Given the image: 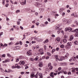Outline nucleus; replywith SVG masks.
Instances as JSON below:
<instances>
[{
	"label": "nucleus",
	"instance_id": "obj_1",
	"mask_svg": "<svg viewBox=\"0 0 78 78\" xmlns=\"http://www.w3.org/2000/svg\"><path fill=\"white\" fill-rule=\"evenodd\" d=\"M48 68L47 69V71L48 72H50V70H52L53 69V66H51V63H49L48 65Z\"/></svg>",
	"mask_w": 78,
	"mask_h": 78
},
{
	"label": "nucleus",
	"instance_id": "obj_6",
	"mask_svg": "<svg viewBox=\"0 0 78 78\" xmlns=\"http://www.w3.org/2000/svg\"><path fill=\"white\" fill-rule=\"evenodd\" d=\"M68 20L67 19L64 18L63 19L62 21L63 23H66V24H67Z\"/></svg>",
	"mask_w": 78,
	"mask_h": 78
},
{
	"label": "nucleus",
	"instance_id": "obj_42",
	"mask_svg": "<svg viewBox=\"0 0 78 78\" xmlns=\"http://www.w3.org/2000/svg\"><path fill=\"white\" fill-rule=\"evenodd\" d=\"M63 73L65 74H67V72H66V71H63Z\"/></svg>",
	"mask_w": 78,
	"mask_h": 78
},
{
	"label": "nucleus",
	"instance_id": "obj_36",
	"mask_svg": "<svg viewBox=\"0 0 78 78\" xmlns=\"http://www.w3.org/2000/svg\"><path fill=\"white\" fill-rule=\"evenodd\" d=\"M30 60L31 61H34V59L33 58H30Z\"/></svg>",
	"mask_w": 78,
	"mask_h": 78
},
{
	"label": "nucleus",
	"instance_id": "obj_9",
	"mask_svg": "<svg viewBox=\"0 0 78 78\" xmlns=\"http://www.w3.org/2000/svg\"><path fill=\"white\" fill-rule=\"evenodd\" d=\"M42 65H43V64L42 63V62H41L39 64V67H42V66H43Z\"/></svg>",
	"mask_w": 78,
	"mask_h": 78
},
{
	"label": "nucleus",
	"instance_id": "obj_19",
	"mask_svg": "<svg viewBox=\"0 0 78 78\" xmlns=\"http://www.w3.org/2000/svg\"><path fill=\"white\" fill-rule=\"evenodd\" d=\"M16 65H17V64H16L15 66H13L11 67L12 69H16Z\"/></svg>",
	"mask_w": 78,
	"mask_h": 78
},
{
	"label": "nucleus",
	"instance_id": "obj_41",
	"mask_svg": "<svg viewBox=\"0 0 78 78\" xmlns=\"http://www.w3.org/2000/svg\"><path fill=\"white\" fill-rule=\"evenodd\" d=\"M74 43L75 44V45H78V43L76 41H75L74 42Z\"/></svg>",
	"mask_w": 78,
	"mask_h": 78
},
{
	"label": "nucleus",
	"instance_id": "obj_54",
	"mask_svg": "<svg viewBox=\"0 0 78 78\" xmlns=\"http://www.w3.org/2000/svg\"><path fill=\"white\" fill-rule=\"evenodd\" d=\"M44 51L41 52L40 53V54L41 55H43L44 54Z\"/></svg>",
	"mask_w": 78,
	"mask_h": 78
},
{
	"label": "nucleus",
	"instance_id": "obj_17",
	"mask_svg": "<svg viewBox=\"0 0 78 78\" xmlns=\"http://www.w3.org/2000/svg\"><path fill=\"white\" fill-rule=\"evenodd\" d=\"M75 36L76 37H78V32H75Z\"/></svg>",
	"mask_w": 78,
	"mask_h": 78
},
{
	"label": "nucleus",
	"instance_id": "obj_33",
	"mask_svg": "<svg viewBox=\"0 0 78 78\" xmlns=\"http://www.w3.org/2000/svg\"><path fill=\"white\" fill-rule=\"evenodd\" d=\"M19 59H23V57H22V56H20L19 57Z\"/></svg>",
	"mask_w": 78,
	"mask_h": 78
},
{
	"label": "nucleus",
	"instance_id": "obj_4",
	"mask_svg": "<svg viewBox=\"0 0 78 78\" xmlns=\"http://www.w3.org/2000/svg\"><path fill=\"white\" fill-rule=\"evenodd\" d=\"M72 22V20H68L67 21V25H69L70 23H71Z\"/></svg>",
	"mask_w": 78,
	"mask_h": 78
},
{
	"label": "nucleus",
	"instance_id": "obj_12",
	"mask_svg": "<svg viewBox=\"0 0 78 78\" xmlns=\"http://www.w3.org/2000/svg\"><path fill=\"white\" fill-rule=\"evenodd\" d=\"M61 14H62V17H64L66 14V13L65 12H62V13H61Z\"/></svg>",
	"mask_w": 78,
	"mask_h": 78
},
{
	"label": "nucleus",
	"instance_id": "obj_11",
	"mask_svg": "<svg viewBox=\"0 0 78 78\" xmlns=\"http://www.w3.org/2000/svg\"><path fill=\"white\" fill-rule=\"evenodd\" d=\"M27 55H28V56H31V55H32L31 53L30 52V51H27Z\"/></svg>",
	"mask_w": 78,
	"mask_h": 78
},
{
	"label": "nucleus",
	"instance_id": "obj_63",
	"mask_svg": "<svg viewBox=\"0 0 78 78\" xmlns=\"http://www.w3.org/2000/svg\"><path fill=\"white\" fill-rule=\"evenodd\" d=\"M59 48H56V51H58L59 50Z\"/></svg>",
	"mask_w": 78,
	"mask_h": 78
},
{
	"label": "nucleus",
	"instance_id": "obj_31",
	"mask_svg": "<svg viewBox=\"0 0 78 78\" xmlns=\"http://www.w3.org/2000/svg\"><path fill=\"white\" fill-rule=\"evenodd\" d=\"M61 30H62V28L60 29L59 30H58V31H57V33H58V34H59V33H61V31H60Z\"/></svg>",
	"mask_w": 78,
	"mask_h": 78
},
{
	"label": "nucleus",
	"instance_id": "obj_15",
	"mask_svg": "<svg viewBox=\"0 0 78 78\" xmlns=\"http://www.w3.org/2000/svg\"><path fill=\"white\" fill-rule=\"evenodd\" d=\"M56 40L58 42H59L60 41V38L58 37L56 38Z\"/></svg>",
	"mask_w": 78,
	"mask_h": 78
},
{
	"label": "nucleus",
	"instance_id": "obj_8",
	"mask_svg": "<svg viewBox=\"0 0 78 78\" xmlns=\"http://www.w3.org/2000/svg\"><path fill=\"white\" fill-rule=\"evenodd\" d=\"M73 39V35H71L70 36V38L69 39V41H71Z\"/></svg>",
	"mask_w": 78,
	"mask_h": 78
},
{
	"label": "nucleus",
	"instance_id": "obj_38",
	"mask_svg": "<svg viewBox=\"0 0 78 78\" xmlns=\"http://www.w3.org/2000/svg\"><path fill=\"white\" fill-rule=\"evenodd\" d=\"M39 3H36L35 4V6H37V7H38V6H39Z\"/></svg>",
	"mask_w": 78,
	"mask_h": 78
},
{
	"label": "nucleus",
	"instance_id": "obj_24",
	"mask_svg": "<svg viewBox=\"0 0 78 78\" xmlns=\"http://www.w3.org/2000/svg\"><path fill=\"white\" fill-rule=\"evenodd\" d=\"M15 50H19V47L18 46H16L15 47Z\"/></svg>",
	"mask_w": 78,
	"mask_h": 78
},
{
	"label": "nucleus",
	"instance_id": "obj_57",
	"mask_svg": "<svg viewBox=\"0 0 78 78\" xmlns=\"http://www.w3.org/2000/svg\"><path fill=\"white\" fill-rule=\"evenodd\" d=\"M60 33H64V31L62 30H60Z\"/></svg>",
	"mask_w": 78,
	"mask_h": 78
},
{
	"label": "nucleus",
	"instance_id": "obj_3",
	"mask_svg": "<svg viewBox=\"0 0 78 78\" xmlns=\"http://www.w3.org/2000/svg\"><path fill=\"white\" fill-rule=\"evenodd\" d=\"M65 9L64 8H61L59 10V12L60 13H62L63 12V11H64Z\"/></svg>",
	"mask_w": 78,
	"mask_h": 78
},
{
	"label": "nucleus",
	"instance_id": "obj_60",
	"mask_svg": "<svg viewBox=\"0 0 78 78\" xmlns=\"http://www.w3.org/2000/svg\"><path fill=\"white\" fill-rule=\"evenodd\" d=\"M19 58H16V62H18V61H19Z\"/></svg>",
	"mask_w": 78,
	"mask_h": 78
},
{
	"label": "nucleus",
	"instance_id": "obj_47",
	"mask_svg": "<svg viewBox=\"0 0 78 78\" xmlns=\"http://www.w3.org/2000/svg\"><path fill=\"white\" fill-rule=\"evenodd\" d=\"M36 24L37 25V26H38L39 25V23L37 22L36 23Z\"/></svg>",
	"mask_w": 78,
	"mask_h": 78
},
{
	"label": "nucleus",
	"instance_id": "obj_61",
	"mask_svg": "<svg viewBox=\"0 0 78 78\" xmlns=\"http://www.w3.org/2000/svg\"><path fill=\"white\" fill-rule=\"evenodd\" d=\"M20 28L21 30H23V27H22V26H20Z\"/></svg>",
	"mask_w": 78,
	"mask_h": 78
},
{
	"label": "nucleus",
	"instance_id": "obj_35",
	"mask_svg": "<svg viewBox=\"0 0 78 78\" xmlns=\"http://www.w3.org/2000/svg\"><path fill=\"white\" fill-rule=\"evenodd\" d=\"M17 25H20V21H18L17 22Z\"/></svg>",
	"mask_w": 78,
	"mask_h": 78
},
{
	"label": "nucleus",
	"instance_id": "obj_64",
	"mask_svg": "<svg viewBox=\"0 0 78 78\" xmlns=\"http://www.w3.org/2000/svg\"><path fill=\"white\" fill-rule=\"evenodd\" d=\"M49 58V56H47V57H46V59H48Z\"/></svg>",
	"mask_w": 78,
	"mask_h": 78
},
{
	"label": "nucleus",
	"instance_id": "obj_55",
	"mask_svg": "<svg viewBox=\"0 0 78 78\" xmlns=\"http://www.w3.org/2000/svg\"><path fill=\"white\" fill-rule=\"evenodd\" d=\"M16 30H19V27H17L16 28Z\"/></svg>",
	"mask_w": 78,
	"mask_h": 78
},
{
	"label": "nucleus",
	"instance_id": "obj_59",
	"mask_svg": "<svg viewBox=\"0 0 78 78\" xmlns=\"http://www.w3.org/2000/svg\"><path fill=\"white\" fill-rule=\"evenodd\" d=\"M65 48H69V46H68V45H66Z\"/></svg>",
	"mask_w": 78,
	"mask_h": 78
},
{
	"label": "nucleus",
	"instance_id": "obj_39",
	"mask_svg": "<svg viewBox=\"0 0 78 78\" xmlns=\"http://www.w3.org/2000/svg\"><path fill=\"white\" fill-rule=\"evenodd\" d=\"M72 72H75V68H72Z\"/></svg>",
	"mask_w": 78,
	"mask_h": 78
},
{
	"label": "nucleus",
	"instance_id": "obj_20",
	"mask_svg": "<svg viewBox=\"0 0 78 78\" xmlns=\"http://www.w3.org/2000/svg\"><path fill=\"white\" fill-rule=\"evenodd\" d=\"M67 45L69 46H71L72 45V43L70 42H69L67 43Z\"/></svg>",
	"mask_w": 78,
	"mask_h": 78
},
{
	"label": "nucleus",
	"instance_id": "obj_43",
	"mask_svg": "<svg viewBox=\"0 0 78 78\" xmlns=\"http://www.w3.org/2000/svg\"><path fill=\"white\" fill-rule=\"evenodd\" d=\"M66 8H69V5H67L66 6Z\"/></svg>",
	"mask_w": 78,
	"mask_h": 78
},
{
	"label": "nucleus",
	"instance_id": "obj_58",
	"mask_svg": "<svg viewBox=\"0 0 78 78\" xmlns=\"http://www.w3.org/2000/svg\"><path fill=\"white\" fill-rule=\"evenodd\" d=\"M37 59H38V58H37L36 57L35 58H34V60L35 61H37Z\"/></svg>",
	"mask_w": 78,
	"mask_h": 78
},
{
	"label": "nucleus",
	"instance_id": "obj_37",
	"mask_svg": "<svg viewBox=\"0 0 78 78\" xmlns=\"http://www.w3.org/2000/svg\"><path fill=\"white\" fill-rule=\"evenodd\" d=\"M38 7H41L42 6V4L39 3Z\"/></svg>",
	"mask_w": 78,
	"mask_h": 78
},
{
	"label": "nucleus",
	"instance_id": "obj_51",
	"mask_svg": "<svg viewBox=\"0 0 78 78\" xmlns=\"http://www.w3.org/2000/svg\"><path fill=\"white\" fill-rule=\"evenodd\" d=\"M14 5H17V2L16 1H15L14 2Z\"/></svg>",
	"mask_w": 78,
	"mask_h": 78
},
{
	"label": "nucleus",
	"instance_id": "obj_25",
	"mask_svg": "<svg viewBox=\"0 0 78 78\" xmlns=\"http://www.w3.org/2000/svg\"><path fill=\"white\" fill-rule=\"evenodd\" d=\"M16 66V68H17V69H20V66H19L17 65Z\"/></svg>",
	"mask_w": 78,
	"mask_h": 78
},
{
	"label": "nucleus",
	"instance_id": "obj_16",
	"mask_svg": "<svg viewBox=\"0 0 78 78\" xmlns=\"http://www.w3.org/2000/svg\"><path fill=\"white\" fill-rule=\"evenodd\" d=\"M35 40H36L37 42H39V41H40L39 40V38H38V37H36L35 38Z\"/></svg>",
	"mask_w": 78,
	"mask_h": 78
},
{
	"label": "nucleus",
	"instance_id": "obj_34",
	"mask_svg": "<svg viewBox=\"0 0 78 78\" xmlns=\"http://www.w3.org/2000/svg\"><path fill=\"white\" fill-rule=\"evenodd\" d=\"M7 55L8 57H9V58H10V57H11V55H10V54L9 53H8L7 54Z\"/></svg>",
	"mask_w": 78,
	"mask_h": 78
},
{
	"label": "nucleus",
	"instance_id": "obj_45",
	"mask_svg": "<svg viewBox=\"0 0 78 78\" xmlns=\"http://www.w3.org/2000/svg\"><path fill=\"white\" fill-rule=\"evenodd\" d=\"M6 19L7 20V21L8 22L9 21V19L8 18V17H6Z\"/></svg>",
	"mask_w": 78,
	"mask_h": 78
},
{
	"label": "nucleus",
	"instance_id": "obj_23",
	"mask_svg": "<svg viewBox=\"0 0 78 78\" xmlns=\"http://www.w3.org/2000/svg\"><path fill=\"white\" fill-rule=\"evenodd\" d=\"M48 42V39H47L44 41V44H45V43H47Z\"/></svg>",
	"mask_w": 78,
	"mask_h": 78
},
{
	"label": "nucleus",
	"instance_id": "obj_10",
	"mask_svg": "<svg viewBox=\"0 0 78 78\" xmlns=\"http://www.w3.org/2000/svg\"><path fill=\"white\" fill-rule=\"evenodd\" d=\"M34 76V74L33 73H31L30 74V78H33Z\"/></svg>",
	"mask_w": 78,
	"mask_h": 78
},
{
	"label": "nucleus",
	"instance_id": "obj_7",
	"mask_svg": "<svg viewBox=\"0 0 78 78\" xmlns=\"http://www.w3.org/2000/svg\"><path fill=\"white\" fill-rule=\"evenodd\" d=\"M19 64H20V65H21V64H22V65H23L25 64V62L24 61H20L19 62Z\"/></svg>",
	"mask_w": 78,
	"mask_h": 78
},
{
	"label": "nucleus",
	"instance_id": "obj_27",
	"mask_svg": "<svg viewBox=\"0 0 78 78\" xmlns=\"http://www.w3.org/2000/svg\"><path fill=\"white\" fill-rule=\"evenodd\" d=\"M71 16H73L74 17H75V13H72L71 14Z\"/></svg>",
	"mask_w": 78,
	"mask_h": 78
},
{
	"label": "nucleus",
	"instance_id": "obj_5",
	"mask_svg": "<svg viewBox=\"0 0 78 78\" xmlns=\"http://www.w3.org/2000/svg\"><path fill=\"white\" fill-rule=\"evenodd\" d=\"M27 1L26 0H25L24 1V2H20V3L22 5H26V4Z\"/></svg>",
	"mask_w": 78,
	"mask_h": 78
},
{
	"label": "nucleus",
	"instance_id": "obj_30",
	"mask_svg": "<svg viewBox=\"0 0 78 78\" xmlns=\"http://www.w3.org/2000/svg\"><path fill=\"white\" fill-rule=\"evenodd\" d=\"M55 59V61H57V62H58V61L59 60V59L58 57L56 58Z\"/></svg>",
	"mask_w": 78,
	"mask_h": 78
},
{
	"label": "nucleus",
	"instance_id": "obj_44",
	"mask_svg": "<svg viewBox=\"0 0 78 78\" xmlns=\"http://www.w3.org/2000/svg\"><path fill=\"white\" fill-rule=\"evenodd\" d=\"M78 29H75V30H74V32H78Z\"/></svg>",
	"mask_w": 78,
	"mask_h": 78
},
{
	"label": "nucleus",
	"instance_id": "obj_22",
	"mask_svg": "<svg viewBox=\"0 0 78 78\" xmlns=\"http://www.w3.org/2000/svg\"><path fill=\"white\" fill-rule=\"evenodd\" d=\"M55 51H56V49H53L52 50V52H51L52 54H53V53H54V52H55Z\"/></svg>",
	"mask_w": 78,
	"mask_h": 78
},
{
	"label": "nucleus",
	"instance_id": "obj_13",
	"mask_svg": "<svg viewBox=\"0 0 78 78\" xmlns=\"http://www.w3.org/2000/svg\"><path fill=\"white\" fill-rule=\"evenodd\" d=\"M50 76L51 77H54V75H53V73L51 72L50 74Z\"/></svg>",
	"mask_w": 78,
	"mask_h": 78
},
{
	"label": "nucleus",
	"instance_id": "obj_49",
	"mask_svg": "<svg viewBox=\"0 0 78 78\" xmlns=\"http://www.w3.org/2000/svg\"><path fill=\"white\" fill-rule=\"evenodd\" d=\"M69 53H67V55H65V57H68V56H69Z\"/></svg>",
	"mask_w": 78,
	"mask_h": 78
},
{
	"label": "nucleus",
	"instance_id": "obj_32",
	"mask_svg": "<svg viewBox=\"0 0 78 78\" xmlns=\"http://www.w3.org/2000/svg\"><path fill=\"white\" fill-rule=\"evenodd\" d=\"M61 48H64L65 46L64 45L62 44V45L60 46Z\"/></svg>",
	"mask_w": 78,
	"mask_h": 78
},
{
	"label": "nucleus",
	"instance_id": "obj_52",
	"mask_svg": "<svg viewBox=\"0 0 78 78\" xmlns=\"http://www.w3.org/2000/svg\"><path fill=\"white\" fill-rule=\"evenodd\" d=\"M39 41H38V42H41V41H42V40L41 38H39Z\"/></svg>",
	"mask_w": 78,
	"mask_h": 78
},
{
	"label": "nucleus",
	"instance_id": "obj_14",
	"mask_svg": "<svg viewBox=\"0 0 78 78\" xmlns=\"http://www.w3.org/2000/svg\"><path fill=\"white\" fill-rule=\"evenodd\" d=\"M39 76V78H42V73H40Z\"/></svg>",
	"mask_w": 78,
	"mask_h": 78
},
{
	"label": "nucleus",
	"instance_id": "obj_40",
	"mask_svg": "<svg viewBox=\"0 0 78 78\" xmlns=\"http://www.w3.org/2000/svg\"><path fill=\"white\" fill-rule=\"evenodd\" d=\"M10 41H13L14 39V38L13 37H10Z\"/></svg>",
	"mask_w": 78,
	"mask_h": 78
},
{
	"label": "nucleus",
	"instance_id": "obj_50",
	"mask_svg": "<svg viewBox=\"0 0 78 78\" xmlns=\"http://www.w3.org/2000/svg\"><path fill=\"white\" fill-rule=\"evenodd\" d=\"M8 6H9V4L8 3H7L5 5V6L6 7H8Z\"/></svg>",
	"mask_w": 78,
	"mask_h": 78
},
{
	"label": "nucleus",
	"instance_id": "obj_26",
	"mask_svg": "<svg viewBox=\"0 0 78 78\" xmlns=\"http://www.w3.org/2000/svg\"><path fill=\"white\" fill-rule=\"evenodd\" d=\"M47 53V55H48V56H51V53H50L48 52Z\"/></svg>",
	"mask_w": 78,
	"mask_h": 78
},
{
	"label": "nucleus",
	"instance_id": "obj_48",
	"mask_svg": "<svg viewBox=\"0 0 78 78\" xmlns=\"http://www.w3.org/2000/svg\"><path fill=\"white\" fill-rule=\"evenodd\" d=\"M36 41H32V44H34L36 43Z\"/></svg>",
	"mask_w": 78,
	"mask_h": 78
},
{
	"label": "nucleus",
	"instance_id": "obj_21",
	"mask_svg": "<svg viewBox=\"0 0 78 78\" xmlns=\"http://www.w3.org/2000/svg\"><path fill=\"white\" fill-rule=\"evenodd\" d=\"M67 41V40H66V39H64L63 40V42L64 43H66Z\"/></svg>",
	"mask_w": 78,
	"mask_h": 78
},
{
	"label": "nucleus",
	"instance_id": "obj_46",
	"mask_svg": "<svg viewBox=\"0 0 78 78\" xmlns=\"http://www.w3.org/2000/svg\"><path fill=\"white\" fill-rule=\"evenodd\" d=\"M5 55H6L4 54L2 55V56L3 58H5Z\"/></svg>",
	"mask_w": 78,
	"mask_h": 78
},
{
	"label": "nucleus",
	"instance_id": "obj_28",
	"mask_svg": "<svg viewBox=\"0 0 78 78\" xmlns=\"http://www.w3.org/2000/svg\"><path fill=\"white\" fill-rule=\"evenodd\" d=\"M20 10L19 9L17 10L16 11V13H19V12H20Z\"/></svg>",
	"mask_w": 78,
	"mask_h": 78
},
{
	"label": "nucleus",
	"instance_id": "obj_2",
	"mask_svg": "<svg viewBox=\"0 0 78 78\" xmlns=\"http://www.w3.org/2000/svg\"><path fill=\"white\" fill-rule=\"evenodd\" d=\"M72 29L71 27H66L65 29V31L67 32L68 31V32H72Z\"/></svg>",
	"mask_w": 78,
	"mask_h": 78
},
{
	"label": "nucleus",
	"instance_id": "obj_18",
	"mask_svg": "<svg viewBox=\"0 0 78 78\" xmlns=\"http://www.w3.org/2000/svg\"><path fill=\"white\" fill-rule=\"evenodd\" d=\"M10 61V59L9 58H7V59L5 60V62H9Z\"/></svg>",
	"mask_w": 78,
	"mask_h": 78
},
{
	"label": "nucleus",
	"instance_id": "obj_29",
	"mask_svg": "<svg viewBox=\"0 0 78 78\" xmlns=\"http://www.w3.org/2000/svg\"><path fill=\"white\" fill-rule=\"evenodd\" d=\"M55 29L56 30H60V29H59V27H58L57 26H56L55 27Z\"/></svg>",
	"mask_w": 78,
	"mask_h": 78
},
{
	"label": "nucleus",
	"instance_id": "obj_53",
	"mask_svg": "<svg viewBox=\"0 0 78 78\" xmlns=\"http://www.w3.org/2000/svg\"><path fill=\"white\" fill-rule=\"evenodd\" d=\"M44 47L45 50H46V49H47V47L46 45H44Z\"/></svg>",
	"mask_w": 78,
	"mask_h": 78
},
{
	"label": "nucleus",
	"instance_id": "obj_56",
	"mask_svg": "<svg viewBox=\"0 0 78 78\" xmlns=\"http://www.w3.org/2000/svg\"><path fill=\"white\" fill-rule=\"evenodd\" d=\"M5 0H2V4H5Z\"/></svg>",
	"mask_w": 78,
	"mask_h": 78
},
{
	"label": "nucleus",
	"instance_id": "obj_62",
	"mask_svg": "<svg viewBox=\"0 0 78 78\" xmlns=\"http://www.w3.org/2000/svg\"><path fill=\"white\" fill-rule=\"evenodd\" d=\"M68 74L69 75H71V72H69L68 73Z\"/></svg>",
	"mask_w": 78,
	"mask_h": 78
}]
</instances>
